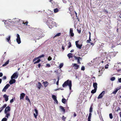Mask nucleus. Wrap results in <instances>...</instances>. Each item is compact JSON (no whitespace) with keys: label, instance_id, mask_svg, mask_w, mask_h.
<instances>
[{"label":"nucleus","instance_id":"1","mask_svg":"<svg viewBox=\"0 0 121 121\" xmlns=\"http://www.w3.org/2000/svg\"><path fill=\"white\" fill-rule=\"evenodd\" d=\"M62 86L63 87L68 86H69V89L71 90V87L72 86V82L71 80H68L64 82Z\"/></svg>","mask_w":121,"mask_h":121},{"label":"nucleus","instance_id":"2","mask_svg":"<svg viewBox=\"0 0 121 121\" xmlns=\"http://www.w3.org/2000/svg\"><path fill=\"white\" fill-rule=\"evenodd\" d=\"M48 20L46 22V24L50 28V26L52 27L53 26L54 22L51 20V18L49 16H48Z\"/></svg>","mask_w":121,"mask_h":121},{"label":"nucleus","instance_id":"3","mask_svg":"<svg viewBox=\"0 0 121 121\" xmlns=\"http://www.w3.org/2000/svg\"><path fill=\"white\" fill-rule=\"evenodd\" d=\"M18 75V74L17 73V72H16L14 73L11 77V79H15L17 78Z\"/></svg>","mask_w":121,"mask_h":121},{"label":"nucleus","instance_id":"4","mask_svg":"<svg viewBox=\"0 0 121 121\" xmlns=\"http://www.w3.org/2000/svg\"><path fill=\"white\" fill-rule=\"evenodd\" d=\"M75 60H77V62L78 64H81V63L80 61V60H82V58L80 57H77L76 56H74Z\"/></svg>","mask_w":121,"mask_h":121},{"label":"nucleus","instance_id":"5","mask_svg":"<svg viewBox=\"0 0 121 121\" xmlns=\"http://www.w3.org/2000/svg\"><path fill=\"white\" fill-rule=\"evenodd\" d=\"M17 38L16 39V41L18 44H19L21 43L20 38L19 35L17 34Z\"/></svg>","mask_w":121,"mask_h":121},{"label":"nucleus","instance_id":"6","mask_svg":"<svg viewBox=\"0 0 121 121\" xmlns=\"http://www.w3.org/2000/svg\"><path fill=\"white\" fill-rule=\"evenodd\" d=\"M45 56L43 54H42L40 56H39L38 57H36L34 58L33 60V62H34V61H35L36 60H37L38 59H39V58H41L42 57H44V56Z\"/></svg>","mask_w":121,"mask_h":121},{"label":"nucleus","instance_id":"7","mask_svg":"<svg viewBox=\"0 0 121 121\" xmlns=\"http://www.w3.org/2000/svg\"><path fill=\"white\" fill-rule=\"evenodd\" d=\"M79 42L78 41H76L75 42V44L76 47L80 49L81 48V47L82 46V44H78V43Z\"/></svg>","mask_w":121,"mask_h":121},{"label":"nucleus","instance_id":"8","mask_svg":"<svg viewBox=\"0 0 121 121\" xmlns=\"http://www.w3.org/2000/svg\"><path fill=\"white\" fill-rule=\"evenodd\" d=\"M9 86L10 85L9 84H6L2 90V91L3 92H6V90L8 88Z\"/></svg>","mask_w":121,"mask_h":121},{"label":"nucleus","instance_id":"9","mask_svg":"<svg viewBox=\"0 0 121 121\" xmlns=\"http://www.w3.org/2000/svg\"><path fill=\"white\" fill-rule=\"evenodd\" d=\"M105 91H103L99 95L98 97V99L102 98L103 97L104 95L105 94Z\"/></svg>","mask_w":121,"mask_h":121},{"label":"nucleus","instance_id":"10","mask_svg":"<svg viewBox=\"0 0 121 121\" xmlns=\"http://www.w3.org/2000/svg\"><path fill=\"white\" fill-rule=\"evenodd\" d=\"M10 110V107L9 106H7L5 108L4 112L5 114H7L8 111H9Z\"/></svg>","mask_w":121,"mask_h":121},{"label":"nucleus","instance_id":"11","mask_svg":"<svg viewBox=\"0 0 121 121\" xmlns=\"http://www.w3.org/2000/svg\"><path fill=\"white\" fill-rule=\"evenodd\" d=\"M69 34L71 36L73 37L74 35V34L73 32V29L72 28H70V29Z\"/></svg>","mask_w":121,"mask_h":121},{"label":"nucleus","instance_id":"12","mask_svg":"<svg viewBox=\"0 0 121 121\" xmlns=\"http://www.w3.org/2000/svg\"><path fill=\"white\" fill-rule=\"evenodd\" d=\"M73 67H74V69H78L79 67V66L77 65L76 64L74 63L72 64Z\"/></svg>","mask_w":121,"mask_h":121},{"label":"nucleus","instance_id":"13","mask_svg":"<svg viewBox=\"0 0 121 121\" xmlns=\"http://www.w3.org/2000/svg\"><path fill=\"white\" fill-rule=\"evenodd\" d=\"M11 79L9 82V83L10 84H12L15 82L16 81L15 79Z\"/></svg>","mask_w":121,"mask_h":121},{"label":"nucleus","instance_id":"14","mask_svg":"<svg viewBox=\"0 0 121 121\" xmlns=\"http://www.w3.org/2000/svg\"><path fill=\"white\" fill-rule=\"evenodd\" d=\"M25 94L24 93H22L20 94V99H23L24 97L25 96Z\"/></svg>","mask_w":121,"mask_h":121},{"label":"nucleus","instance_id":"15","mask_svg":"<svg viewBox=\"0 0 121 121\" xmlns=\"http://www.w3.org/2000/svg\"><path fill=\"white\" fill-rule=\"evenodd\" d=\"M3 97L5 98V100L6 101H7L8 100V96L6 94H4L3 95Z\"/></svg>","mask_w":121,"mask_h":121},{"label":"nucleus","instance_id":"16","mask_svg":"<svg viewBox=\"0 0 121 121\" xmlns=\"http://www.w3.org/2000/svg\"><path fill=\"white\" fill-rule=\"evenodd\" d=\"M121 87L120 88H117L115 90V91H113V92L112 93L113 94H115L118 91V90H119V89H121Z\"/></svg>","mask_w":121,"mask_h":121},{"label":"nucleus","instance_id":"17","mask_svg":"<svg viewBox=\"0 0 121 121\" xmlns=\"http://www.w3.org/2000/svg\"><path fill=\"white\" fill-rule=\"evenodd\" d=\"M97 83L96 82H94L93 83V86L94 88L97 89Z\"/></svg>","mask_w":121,"mask_h":121},{"label":"nucleus","instance_id":"18","mask_svg":"<svg viewBox=\"0 0 121 121\" xmlns=\"http://www.w3.org/2000/svg\"><path fill=\"white\" fill-rule=\"evenodd\" d=\"M60 108L61 109L62 111H63L64 113H65V110L64 107L63 106H60Z\"/></svg>","mask_w":121,"mask_h":121},{"label":"nucleus","instance_id":"19","mask_svg":"<svg viewBox=\"0 0 121 121\" xmlns=\"http://www.w3.org/2000/svg\"><path fill=\"white\" fill-rule=\"evenodd\" d=\"M86 48L85 47V48H84L82 50V51L84 52V53L85 54H86L87 52V50L86 49Z\"/></svg>","mask_w":121,"mask_h":121},{"label":"nucleus","instance_id":"20","mask_svg":"<svg viewBox=\"0 0 121 121\" xmlns=\"http://www.w3.org/2000/svg\"><path fill=\"white\" fill-rule=\"evenodd\" d=\"M67 56L69 58H72V54L71 53H69L67 55Z\"/></svg>","mask_w":121,"mask_h":121},{"label":"nucleus","instance_id":"21","mask_svg":"<svg viewBox=\"0 0 121 121\" xmlns=\"http://www.w3.org/2000/svg\"><path fill=\"white\" fill-rule=\"evenodd\" d=\"M97 89L94 88V90H92L91 91V93L92 94H94L95 93Z\"/></svg>","mask_w":121,"mask_h":121},{"label":"nucleus","instance_id":"22","mask_svg":"<svg viewBox=\"0 0 121 121\" xmlns=\"http://www.w3.org/2000/svg\"><path fill=\"white\" fill-rule=\"evenodd\" d=\"M61 35V33H58L57 34H56L54 36L53 38L54 39L55 37H56L57 36H60Z\"/></svg>","mask_w":121,"mask_h":121},{"label":"nucleus","instance_id":"23","mask_svg":"<svg viewBox=\"0 0 121 121\" xmlns=\"http://www.w3.org/2000/svg\"><path fill=\"white\" fill-rule=\"evenodd\" d=\"M42 85L41 83L39 82H38V85L37 87L39 89H40L41 87L40 86Z\"/></svg>","mask_w":121,"mask_h":121},{"label":"nucleus","instance_id":"24","mask_svg":"<svg viewBox=\"0 0 121 121\" xmlns=\"http://www.w3.org/2000/svg\"><path fill=\"white\" fill-rule=\"evenodd\" d=\"M51 13H50V14H48V15H51L52 17L54 16V15L52 13V11H51V10H48Z\"/></svg>","mask_w":121,"mask_h":121},{"label":"nucleus","instance_id":"25","mask_svg":"<svg viewBox=\"0 0 121 121\" xmlns=\"http://www.w3.org/2000/svg\"><path fill=\"white\" fill-rule=\"evenodd\" d=\"M62 102L64 104H65L66 102V100L65 98H63L62 99Z\"/></svg>","mask_w":121,"mask_h":121},{"label":"nucleus","instance_id":"26","mask_svg":"<svg viewBox=\"0 0 121 121\" xmlns=\"http://www.w3.org/2000/svg\"><path fill=\"white\" fill-rule=\"evenodd\" d=\"M39 31H37V34H39V35H40V36H39V35H38V36H39V37H38V38H36V39H39V37H40V34H41V33H39Z\"/></svg>","mask_w":121,"mask_h":121},{"label":"nucleus","instance_id":"27","mask_svg":"<svg viewBox=\"0 0 121 121\" xmlns=\"http://www.w3.org/2000/svg\"><path fill=\"white\" fill-rule=\"evenodd\" d=\"M11 38V36L10 35L8 37L6 38V39L7 41L8 42H9V40H10Z\"/></svg>","mask_w":121,"mask_h":121},{"label":"nucleus","instance_id":"28","mask_svg":"<svg viewBox=\"0 0 121 121\" xmlns=\"http://www.w3.org/2000/svg\"><path fill=\"white\" fill-rule=\"evenodd\" d=\"M68 44L69 45L68 46V48H69L71 47V43L70 42H68Z\"/></svg>","mask_w":121,"mask_h":121},{"label":"nucleus","instance_id":"29","mask_svg":"<svg viewBox=\"0 0 121 121\" xmlns=\"http://www.w3.org/2000/svg\"><path fill=\"white\" fill-rule=\"evenodd\" d=\"M59 11V9L57 8L54 9V12L55 13L58 12Z\"/></svg>","mask_w":121,"mask_h":121},{"label":"nucleus","instance_id":"30","mask_svg":"<svg viewBox=\"0 0 121 121\" xmlns=\"http://www.w3.org/2000/svg\"><path fill=\"white\" fill-rule=\"evenodd\" d=\"M26 99L30 103V101L29 98V97L28 96H26Z\"/></svg>","mask_w":121,"mask_h":121},{"label":"nucleus","instance_id":"31","mask_svg":"<svg viewBox=\"0 0 121 121\" xmlns=\"http://www.w3.org/2000/svg\"><path fill=\"white\" fill-rule=\"evenodd\" d=\"M40 61V59H38V60L37 61L34 62V64H35L36 63H39Z\"/></svg>","mask_w":121,"mask_h":121},{"label":"nucleus","instance_id":"32","mask_svg":"<svg viewBox=\"0 0 121 121\" xmlns=\"http://www.w3.org/2000/svg\"><path fill=\"white\" fill-rule=\"evenodd\" d=\"M52 98L54 100L56 99V97L55 95H52Z\"/></svg>","mask_w":121,"mask_h":121},{"label":"nucleus","instance_id":"33","mask_svg":"<svg viewBox=\"0 0 121 121\" xmlns=\"http://www.w3.org/2000/svg\"><path fill=\"white\" fill-rule=\"evenodd\" d=\"M92 108L91 106L89 109V112H92L93 111Z\"/></svg>","mask_w":121,"mask_h":121},{"label":"nucleus","instance_id":"34","mask_svg":"<svg viewBox=\"0 0 121 121\" xmlns=\"http://www.w3.org/2000/svg\"><path fill=\"white\" fill-rule=\"evenodd\" d=\"M66 117H65L64 116H63L62 117V119L64 121H65Z\"/></svg>","mask_w":121,"mask_h":121},{"label":"nucleus","instance_id":"35","mask_svg":"<svg viewBox=\"0 0 121 121\" xmlns=\"http://www.w3.org/2000/svg\"><path fill=\"white\" fill-rule=\"evenodd\" d=\"M109 116L110 118L111 119H112L113 118V116L112 115V113H110L109 114Z\"/></svg>","mask_w":121,"mask_h":121},{"label":"nucleus","instance_id":"36","mask_svg":"<svg viewBox=\"0 0 121 121\" xmlns=\"http://www.w3.org/2000/svg\"><path fill=\"white\" fill-rule=\"evenodd\" d=\"M7 119L6 118H4L2 119L1 121H7Z\"/></svg>","mask_w":121,"mask_h":121},{"label":"nucleus","instance_id":"37","mask_svg":"<svg viewBox=\"0 0 121 121\" xmlns=\"http://www.w3.org/2000/svg\"><path fill=\"white\" fill-rule=\"evenodd\" d=\"M51 66L50 64H46V65L45 66L46 67H50Z\"/></svg>","mask_w":121,"mask_h":121},{"label":"nucleus","instance_id":"38","mask_svg":"<svg viewBox=\"0 0 121 121\" xmlns=\"http://www.w3.org/2000/svg\"><path fill=\"white\" fill-rule=\"evenodd\" d=\"M6 116H5V117H6L7 118H8L10 116V114L9 113H7L6 114Z\"/></svg>","mask_w":121,"mask_h":121},{"label":"nucleus","instance_id":"39","mask_svg":"<svg viewBox=\"0 0 121 121\" xmlns=\"http://www.w3.org/2000/svg\"><path fill=\"white\" fill-rule=\"evenodd\" d=\"M28 23V22L27 21H26V22L24 23V22H23L22 23V24H24V25H27V24Z\"/></svg>","mask_w":121,"mask_h":121},{"label":"nucleus","instance_id":"40","mask_svg":"<svg viewBox=\"0 0 121 121\" xmlns=\"http://www.w3.org/2000/svg\"><path fill=\"white\" fill-rule=\"evenodd\" d=\"M63 65V63H61L59 65V67L60 68H61Z\"/></svg>","mask_w":121,"mask_h":121},{"label":"nucleus","instance_id":"41","mask_svg":"<svg viewBox=\"0 0 121 121\" xmlns=\"http://www.w3.org/2000/svg\"><path fill=\"white\" fill-rule=\"evenodd\" d=\"M115 78L114 77H112V78H111V80L112 81H113L114 80H115Z\"/></svg>","mask_w":121,"mask_h":121},{"label":"nucleus","instance_id":"42","mask_svg":"<svg viewBox=\"0 0 121 121\" xmlns=\"http://www.w3.org/2000/svg\"><path fill=\"white\" fill-rule=\"evenodd\" d=\"M35 112L36 114L38 115V111H37V109L36 108L35 109Z\"/></svg>","mask_w":121,"mask_h":121},{"label":"nucleus","instance_id":"43","mask_svg":"<svg viewBox=\"0 0 121 121\" xmlns=\"http://www.w3.org/2000/svg\"><path fill=\"white\" fill-rule=\"evenodd\" d=\"M77 30L78 32V33L79 34H80L81 33V30H79L78 29H77Z\"/></svg>","mask_w":121,"mask_h":121},{"label":"nucleus","instance_id":"44","mask_svg":"<svg viewBox=\"0 0 121 121\" xmlns=\"http://www.w3.org/2000/svg\"><path fill=\"white\" fill-rule=\"evenodd\" d=\"M48 61H50L52 60V58L50 56H49L48 58Z\"/></svg>","mask_w":121,"mask_h":121},{"label":"nucleus","instance_id":"45","mask_svg":"<svg viewBox=\"0 0 121 121\" xmlns=\"http://www.w3.org/2000/svg\"><path fill=\"white\" fill-rule=\"evenodd\" d=\"M34 115L35 117V118L36 119L37 118V116L38 115L36 114H35V113H34Z\"/></svg>","mask_w":121,"mask_h":121},{"label":"nucleus","instance_id":"46","mask_svg":"<svg viewBox=\"0 0 121 121\" xmlns=\"http://www.w3.org/2000/svg\"><path fill=\"white\" fill-rule=\"evenodd\" d=\"M108 64H107L105 66V69H107L108 68Z\"/></svg>","mask_w":121,"mask_h":121},{"label":"nucleus","instance_id":"47","mask_svg":"<svg viewBox=\"0 0 121 121\" xmlns=\"http://www.w3.org/2000/svg\"><path fill=\"white\" fill-rule=\"evenodd\" d=\"M81 70H85V67L84 66H82V67Z\"/></svg>","mask_w":121,"mask_h":121},{"label":"nucleus","instance_id":"48","mask_svg":"<svg viewBox=\"0 0 121 121\" xmlns=\"http://www.w3.org/2000/svg\"><path fill=\"white\" fill-rule=\"evenodd\" d=\"M100 72V70H99V76H101V75L102 73H101V72Z\"/></svg>","mask_w":121,"mask_h":121},{"label":"nucleus","instance_id":"49","mask_svg":"<svg viewBox=\"0 0 121 121\" xmlns=\"http://www.w3.org/2000/svg\"><path fill=\"white\" fill-rule=\"evenodd\" d=\"M6 106L7 104H5L2 107L4 108Z\"/></svg>","mask_w":121,"mask_h":121},{"label":"nucleus","instance_id":"50","mask_svg":"<svg viewBox=\"0 0 121 121\" xmlns=\"http://www.w3.org/2000/svg\"><path fill=\"white\" fill-rule=\"evenodd\" d=\"M9 60H8L6 62H5V63L6 64V65L9 64Z\"/></svg>","mask_w":121,"mask_h":121},{"label":"nucleus","instance_id":"51","mask_svg":"<svg viewBox=\"0 0 121 121\" xmlns=\"http://www.w3.org/2000/svg\"><path fill=\"white\" fill-rule=\"evenodd\" d=\"M3 79L5 80L6 79V77L5 76H4L3 77Z\"/></svg>","mask_w":121,"mask_h":121},{"label":"nucleus","instance_id":"52","mask_svg":"<svg viewBox=\"0 0 121 121\" xmlns=\"http://www.w3.org/2000/svg\"><path fill=\"white\" fill-rule=\"evenodd\" d=\"M41 66V64L40 63L38 65V66L39 68H40V67Z\"/></svg>","mask_w":121,"mask_h":121},{"label":"nucleus","instance_id":"53","mask_svg":"<svg viewBox=\"0 0 121 121\" xmlns=\"http://www.w3.org/2000/svg\"><path fill=\"white\" fill-rule=\"evenodd\" d=\"M118 80L119 82L121 83V78H118Z\"/></svg>","mask_w":121,"mask_h":121},{"label":"nucleus","instance_id":"54","mask_svg":"<svg viewBox=\"0 0 121 121\" xmlns=\"http://www.w3.org/2000/svg\"><path fill=\"white\" fill-rule=\"evenodd\" d=\"M13 99H11L10 101V103H12L13 102Z\"/></svg>","mask_w":121,"mask_h":121},{"label":"nucleus","instance_id":"55","mask_svg":"<svg viewBox=\"0 0 121 121\" xmlns=\"http://www.w3.org/2000/svg\"><path fill=\"white\" fill-rule=\"evenodd\" d=\"M4 108L2 107H1L0 108V111H1V112L4 109Z\"/></svg>","mask_w":121,"mask_h":121},{"label":"nucleus","instance_id":"56","mask_svg":"<svg viewBox=\"0 0 121 121\" xmlns=\"http://www.w3.org/2000/svg\"><path fill=\"white\" fill-rule=\"evenodd\" d=\"M49 1L52 4H53L54 2V1L53 0H50Z\"/></svg>","mask_w":121,"mask_h":121},{"label":"nucleus","instance_id":"57","mask_svg":"<svg viewBox=\"0 0 121 121\" xmlns=\"http://www.w3.org/2000/svg\"><path fill=\"white\" fill-rule=\"evenodd\" d=\"M54 101L56 102V103L57 104L58 103V102L57 100L56 99H55L54 100Z\"/></svg>","mask_w":121,"mask_h":121},{"label":"nucleus","instance_id":"58","mask_svg":"<svg viewBox=\"0 0 121 121\" xmlns=\"http://www.w3.org/2000/svg\"><path fill=\"white\" fill-rule=\"evenodd\" d=\"M62 49L63 50L62 51H63L65 50V48L64 47V46L63 45L62 47Z\"/></svg>","mask_w":121,"mask_h":121},{"label":"nucleus","instance_id":"59","mask_svg":"<svg viewBox=\"0 0 121 121\" xmlns=\"http://www.w3.org/2000/svg\"><path fill=\"white\" fill-rule=\"evenodd\" d=\"M74 12L75 14H76V17H77V19H78V17H77V13L75 11H74Z\"/></svg>","mask_w":121,"mask_h":121},{"label":"nucleus","instance_id":"60","mask_svg":"<svg viewBox=\"0 0 121 121\" xmlns=\"http://www.w3.org/2000/svg\"><path fill=\"white\" fill-rule=\"evenodd\" d=\"M3 74L2 73H0V77H1L3 76Z\"/></svg>","mask_w":121,"mask_h":121},{"label":"nucleus","instance_id":"61","mask_svg":"<svg viewBox=\"0 0 121 121\" xmlns=\"http://www.w3.org/2000/svg\"><path fill=\"white\" fill-rule=\"evenodd\" d=\"M88 40H89V41H90H90H91V37H89V39Z\"/></svg>","mask_w":121,"mask_h":121},{"label":"nucleus","instance_id":"62","mask_svg":"<svg viewBox=\"0 0 121 121\" xmlns=\"http://www.w3.org/2000/svg\"><path fill=\"white\" fill-rule=\"evenodd\" d=\"M59 79L56 82V84L57 85H58L59 84Z\"/></svg>","mask_w":121,"mask_h":121},{"label":"nucleus","instance_id":"63","mask_svg":"<svg viewBox=\"0 0 121 121\" xmlns=\"http://www.w3.org/2000/svg\"><path fill=\"white\" fill-rule=\"evenodd\" d=\"M73 116L74 117H76V114L75 113H74L73 114Z\"/></svg>","mask_w":121,"mask_h":121},{"label":"nucleus","instance_id":"64","mask_svg":"<svg viewBox=\"0 0 121 121\" xmlns=\"http://www.w3.org/2000/svg\"><path fill=\"white\" fill-rule=\"evenodd\" d=\"M91 116H89L88 117V119H91Z\"/></svg>","mask_w":121,"mask_h":121}]
</instances>
